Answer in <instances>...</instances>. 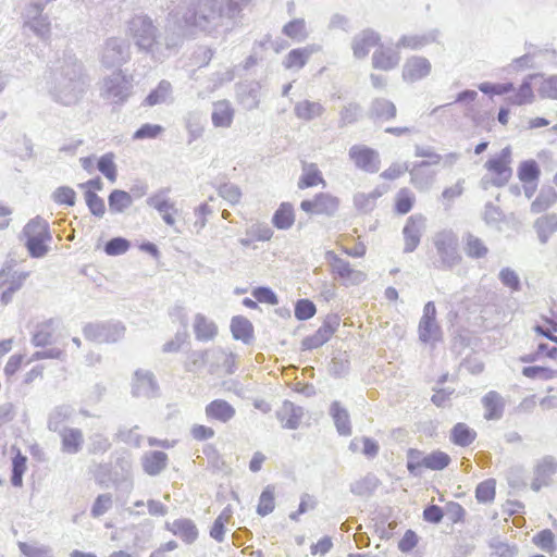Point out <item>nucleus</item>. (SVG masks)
Wrapping results in <instances>:
<instances>
[{
	"instance_id": "nucleus-16",
	"label": "nucleus",
	"mask_w": 557,
	"mask_h": 557,
	"mask_svg": "<svg viewBox=\"0 0 557 557\" xmlns=\"http://www.w3.org/2000/svg\"><path fill=\"white\" fill-rule=\"evenodd\" d=\"M557 472V461L552 456L542 458L534 470V479L531 488L539 492L543 486L549 485L552 476Z\"/></svg>"
},
{
	"instance_id": "nucleus-59",
	"label": "nucleus",
	"mask_w": 557,
	"mask_h": 557,
	"mask_svg": "<svg viewBox=\"0 0 557 557\" xmlns=\"http://www.w3.org/2000/svg\"><path fill=\"white\" fill-rule=\"evenodd\" d=\"M186 128L188 132V144H191L194 140L202 136L203 125L200 122V116L198 113H188L186 117Z\"/></svg>"
},
{
	"instance_id": "nucleus-60",
	"label": "nucleus",
	"mask_w": 557,
	"mask_h": 557,
	"mask_svg": "<svg viewBox=\"0 0 557 557\" xmlns=\"http://www.w3.org/2000/svg\"><path fill=\"white\" fill-rule=\"evenodd\" d=\"M51 198L58 205L73 207L76 202V193L69 186H60L52 193Z\"/></svg>"
},
{
	"instance_id": "nucleus-57",
	"label": "nucleus",
	"mask_w": 557,
	"mask_h": 557,
	"mask_svg": "<svg viewBox=\"0 0 557 557\" xmlns=\"http://www.w3.org/2000/svg\"><path fill=\"white\" fill-rule=\"evenodd\" d=\"M315 312V305L307 298L298 299L295 304L294 314L298 321L309 320Z\"/></svg>"
},
{
	"instance_id": "nucleus-41",
	"label": "nucleus",
	"mask_w": 557,
	"mask_h": 557,
	"mask_svg": "<svg viewBox=\"0 0 557 557\" xmlns=\"http://www.w3.org/2000/svg\"><path fill=\"white\" fill-rule=\"evenodd\" d=\"M475 437L476 432L462 422L457 423L450 432L451 442L461 447L471 445Z\"/></svg>"
},
{
	"instance_id": "nucleus-14",
	"label": "nucleus",
	"mask_w": 557,
	"mask_h": 557,
	"mask_svg": "<svg viewBox=\"0 0 557 557\" xmlns=\"http://www.w3.org/2000/svg\"><path fill=\"white\" fill-rule=\"evenodd\" d=\"M432 70L431 62L421 55L408 58L403 66V79L407 83H416L430 75Z\"/></svg>"
},
{
	"instance_id": "nucleus-50",
	"label": "nucleus",
	"mask_w": 557,
	"mask_h": 557,
	"mask_svg": "<svg viewBox=\"0 0 557 557\" xmlns=\"http://www.w3.org/2000/svg\"><path fill=\"white\" fill-rule=\"evenodd\" d=\"M275 508V498H274V486L268 485L261 493L259 497V503L257 506L258 515L264 517L271 513Z\"/></svg>"
},
{
	"instance_id": "nucleus-2",
	"label": "nucleus",
	"mask_w": 557,
	"mask_h": 557,
	"mask_svg": "<svg viewBox=\"0 0 557 557\" xmlns=\"http://www.w3.org/2000/svg\"><path fill=\"white\" fill-rule=\"evenodd\" d=\"M88 78L83 63L72 53H64L62 64L51 72L49 92L63 104H76L85 95Z\"/></svg>"
},
{
	"instance_id": "nucleus-25",
	"label": "nucleus",
	"mask_w": 557,
	"mask_h": 557,
	"mask_svg": "<svg viewBox=\"0 0 557 557\" xmlns=\"http://www.w3.org/2000/svg\"><path fill=\"white\" fill-rule=\"evenodd\" d=\"M482 404L485 409L484 418L486 420H499L503 417L505 403L497 392H488L482 398Z\"/></svg>"
},
{
	"instance_id": "nucleus-3",
	"label": "nucleus",
	"mask_w": 557,
	"mask_h": 557,
	"mask_svg": "<svg viewBox=\"0 0 557 557\" xmlns=\"http://www.w3.org/2000/svg\"><path fill=\"white\" fill-rule=\"evenodd\" d=\"M127 33L140 51L152 53L161 45L159 29L146 14L134 15L127 22Z\"/></svg>"
},
{
	"instance_id": "nucleus-55",
	"label": "nucleus",
	"mask_w": 557,
	"mask_h": 557,
	"mask_svg": "<svg viewBox=\"0 0 557 557\" xmlns=\"http://www.w3.org/2000/svg\"><path fill=\"white\" fill-rule=\"evenodd\" d=\"M97 168L110 182L113 183L116 181L117 172L113 153L110 152L101 156L98 160Z\"/></svg>"
},
{
	"instance_id": "nucleus-15",
	"label": "nucleus",
	"mask_w": 557,
	"mask_h": 557,
	"mask_svg": "<svg viewBox=\"0 0 557 557\" xmlns=\"http://www.w3.org/2000/svg\"><path fill=\"white\" fill-rule=\"evenodd\" d=\"M441 32L433 28L423 34L403 35L397 44L396 49L421 50L422 48L438 42Z\"/></svg>"
},
{
	"instance_id": "nucleus-34",
	"label": "nucleus",
	"mask_w": 557,
	"mask_h": 557,
	"mask_svg": "<svg viewBox=\"0 0 557 557\" xmlns=\"http://www.w3.org/2000/svg\"><path fill=\"white\" fill-rule=\"evenodd\" d=\"M74 409L69 405H61L55 407L49 414L48 429L52 432H60L64 423L71 419Z\"/></svg>"
},
{
	"instance_id": "nucleus-47",
	"label": "nucleus",
	"mask_w": 557,
	"mask_h": 557,
	"mask_svg": "<svg viewBox=\"0 0 557 557\" xmlns=\"http://www.w3.org/2000/svg\"><path fill=\"white\" fill-rule=\"evenodd\" d=\"M540 174V168L534 160L522 161L518 168V177L523 183L536 182Z\"/></svg>"
},
{
	"instance_id": "nucleus-19",
	"label": "nucleus",
	"mask_w": 557,
	"mask_h": 557,
	"mask_svg": "<svg viewBox=\"0 0 557 557\" xmlns=\"http://www.w3.org/2000/svg\"><path fill=\"white\" fill-rule=\"evenodd\" d=\"M400 61V55L397 50L393 48H385L382 44L372 55V66L382 71H389L395 69Z\"/></svg>"
},
{
	"instance_id": "nucleus-24",
	"label": "nucleus",
	"mask_w": 557,
	"mask_h": 557,
	"mask_svg": "<svg viewBox=\"0 0 557 557\" xmlns=\"http://www.w3.org/2000/svg\"><path fill=\"white\" fill-rule=\"evenodd\" d=\"M537 74H530L527 77H524L518 90L512 95L506 97L505 101L512 106H523L527 103H531L534 100V92L532 90V79L535 78Z\"/></svg>"
},
{
	"instance_id": "nucleus-37",
	"label": "nucleus",
	"mask_w": 557,
	"mask_h": 557,
	"mask_svg": "<svg viewBox=\"0 0 557 557\" xmlns=\"http://www.w3.org/2000/svg\"><path fill=\"white\" fill-rule=\"evenodd\" d=\"M234 110L227 101H219L214 103L211 115L212 123L215 127H228L233 122Z\"/></svg>"
},
{
	"instance_id": "nucleus-39",
	"label": "nucleus",
	"mask_w": 557,
	"mask_h": 557,
	"mask_svg": "<svg viewBox=\"0 0 557 557\" xmlns=\"http://www.w3.org/2000/svg\"><path fill=\"white\" fill-rule=\"evenodd\" d=\"M295 222L294 208L289 202H283L272 216L273 225L278 230H288Z\"/></svg>"
},
{
	"instance_id": "nucleus-53",
	"label": "nucleus",
	"mask_w": 557,
	"mask_h": 557,
	"mask_svg": "<svg viewBox=\"0 0 557 557\" xmlns=\"http://www.w3.org/2000/svg\"><path fill=\"white\" fill-rule=\"evenodd\" d=\"M283 34L297 41L305 40L307 38L305 20L295 18L288 22L283 27Z\"/></svg>"
},
{
	"instance_id": "nucleus-29",
	"label": "nucleus",
	"mask_w": 557,
	"mask_h": 557,
	"mask_svg": "<svg viewBox=\"0 0 557 557\" xmlns=\"http://www.w3.org/2000/svg\"><path fill=\"white\" fill-rule=\"evenodd\" d=\"M133 205L132 195L122 189H113L108 196L109 211L112 214H122Z\"/></svg>"
},
{
	"instance_id": "nucleus-46",
	"label": "nucleus",
	"mask_w": 557,
	"mask_h": 557,
	"mask_svg": "<svg viewBox=\"0 0 557 557\" xmlns=\"http://www.w3.org/2000/svg\"><path fill=\"white\" fill-rule=\"evenodd\" d=\"M321 182H323V177L317 165L313 163L307 164L304 168V174L299 178L298 188L305 189L313 187Z\"/></svg>"
},
{
	"instance_id": "nucleus-22",
	"label": "nucleus",
	"mask_w": 557,
	"mask_h": 557,
	"mask_svg": "<svg viewBox=\"0 0 557 557\" xmlns=\"http://www.w3.org/2000/svg\"><path fill=\"white\" fill-rule=\"evenodd\" d=\"M304 410L299 406H295L292 401H284L282 408L277 411V419L283 428L295 430L299 426Z\"/></svg>"
},
{
	"instance_id": "nucleus-40",
	"label": "nucleus",
	"mask_w": 557,
	"mask_h": 557,
	"mask_svg": "<svg viewBox=\"0 0 557 557\" xmlns=\"http://www.w3.org/2000/svg\"><path fill=\"white\" fill-rule=\"evenodd\" d=\"M462 239L465 243V252L469 258L481 259L487 255L488 248L486 245L472 233L465 234Z\"/></svg>"
},
{
	"instance_id": "nucleus-64",
	"label": "nucleus",
	"mask_w": 557,
	"mask_h": 557,
	"mask_svg": "<svg viewBox=\"0 0 557 557\" xmlns=\"http://www.w3.org/2000/svg\"><path fill=\"white\" fill-rule=\"evenodd\" d=\"M112 495L109 493L100 494L92 504L90 513L94 518H99L109 511L112 507Z\"/></svg>"
},
{
	"instance_id": "nucleus-48",
	"label": "nucleus",
	"mask_w": 557,
	"mask_h": 557,
	"mask_svg": "<svg viewBox=\"0 0 557 557\" xmlns=\"http://www.w3.org/2000/svg\"><path fill=\"white\" fill-rule=\"evenodd\" d=\"M423 468L430 469V470H443L446 468L450 462V457L443 451H433L429 455H425L422 458Z\"/></svg>"
},
{
	"instance_id": "nucleus-7",
	"label": "nucleus",
	"mask_w": 557,
	"mask_h": 557,
	"mask_svg": "<svg viewBox=\"0 0 557 557\" xmlns=\"http://www.w3.org/2000/svg\"><path fill=\"white\" fill-rule=\"evenodd\" d=\"M131 59L129 44L122 38L111 37L107 39L101 51L103 66L120 67Z\"/></svg>"
},
{
	"instance_id": "nucleus-5",
	"label": "nucleus",
	"mask_w": 557,
	"mask_h": 557,
	"mask_svg": "<svg viewBox=\"0 0 557 557\" xmlns=\"http://www.w3.org/2000/svg\"><path fill=\"white\" fill-rule=\"evenodd\" d=\"M433 245L444 268L457 265L461 257L458 252V237L450 230H443L433 236Z\"/></svg>"
},
{
	"instance_id": "nucleus-30",
	"label": "nucleus",
	"mask_w": 557,
	"mask_h": 557,
	"mask_svg": "<svg viewBox=\"0 0 557 557\" xmlns=\"http://www.w3.org/2000/svg\"><path fill=\"white\" fill-rule=\"evenodd\" d=\"M314 51V46L293 49L285 57L283 64L286 69H302Z\"/></svg>"
},
{
	"instance_id": "nucleus-6",
	"label": "nucleus",
	"mask_w": 557,
	"mask_h": 557,
	"mask_svg": "<svg viewBox=\"0 0 557 557\" xmlns=\"http://www.w3.org/2000/svg\"><path fill=\"white\" fill-rule=\"evenodd\" d=\"M86 339L102 343H115L124 336L125 327L120 322L89 323L83 330Z\"/></svg>"
},
{
	"instance_id": "nucleus-26",
	"label": "nucleus",
	"mask_w": 557,
	"mask_h": 557,
	"mask_svg": "<svg viewBox=\"0 0 557 557\" xmlns=\"http://www.w3.org/2000/svg\"><path fill=\"white\" fill-rule=\"evenodd\" d=\"M260 89V84L253 81L238 86L237 95L247 109H256L259 106Z\"/></svg>"
},
{
	"instance_id": "nucleus-4",
	"label": "nucleus",
	"mask_w": 557,
	"mask_h": 557,
	"mask_svg": "<svg viewBox=\"0 0 557 557\" xmlns=\"http://www.w3.org/2000/svg\"><path fill=\"white\" fill-rule=\"evenodd\" d=\"M132 88V82L119 70L102 79L100 96L112 103L120 104L131 96Z\"/></svg>"
},
{
	"instance_id": "nucleus-52",
	"label": "nucleus",
	"mask_w": 557,
	"mask_h": 557,
	"mask_svg": "<svg viewBox=\"0 0 557 557\" xmlns=\"http://www.w3.org/2000/svg\"><path fill=\"white\" fill-rule=\"evenodd\" d=\"M350 361L347 352H341L335 356L330 363V374L335 377H343L348 374Z\"/></svg>"
},
{
	"instance_id": "nucleus-31",
	"label": "nucleus",
	"mask_w": 557,
	"mask_h": 557,
	"mask_svg": "<svg viewBox=\"0 0 557 557\" xmlns=\"http://www.w3.org/2000/svg\"><path fill=\"white\" fill-rule=\"evenodd\" d=\"M231 332L233 337L245 344L250 343L253 337V326L251 322L242 315H236L231 321Z\"/></svg>"
},
{
	"instance_id": "nucleus-45",
	"label": "nucleus",
	"mask_w": 557,
	"mask_h": 557,
	"mask_svg": "<svg viewBox=\"0 0 557 557\" xmlns=\"http://www.w3.org/2000/svg\"><path fill=\"white\" fill-rule=\"evenodd\" d=\"M483 220L487 226L502 231L500 224L505 221V214L499 207L487 202L484 207Z\"/></svg>"
},
{
	"instance_id": "nucleus-32",
	"label": "nucleus",
	"mask_w": 557,
	"mask_h": 557,
	"mask_svg": "<svg viewBox=\"0 0 557 557\" xmlns=\"http://www.w3.org/2000/svg\"><path fill=\"white\" fill-rule=\"evenodd\" d=\"M396 107L392 101L385 98H376L371 102L369 109V116L371 119H381L388 121L396 116Z\"/></svg>"
},
{
	"instance_id": "nucleus-28",
	"label": "nucleus",
	"mask_w": 557,
	"mask_h": 557,
	"mask_svg": "<svg viewBox=\"0 0 557 557\" xmlns=\"http://www.w3.org/2000/svg\"><path fill=\"white\" fill-rule=\"evenodd\" d=\"M330 414L334 420L337 432L344 436L350 435L351 425L349 413L339 401L335 400L331 404Z\"/></svg>"
},
{
	"instance_id": "nucleus-54",
	"label": "nucleus",
	"mask_w": 557,
	"mask_h": 557,
	"mask_svg": "<svg viewBox=\"0 0 557 557\" xmlns=\"http://www.w3.org/2000/svg\"><path fill=\"white\" fill-rule=\"evenodd\" d=\"M28 275V272L25 271L22 264L17 263L14 259L7 260L0 270V278L22 280L26 278Z\"/></svg>"
},
{
	"instance_id": "nucleus-9",
	"label": "nucleus",
	"mask_w": 557,
	"mask_h": 557,
	"mask_svg": "<svg viewBox=\"0 0 557 557\" xmlns=\"http://www.w3.org/2000/svg\"><path fill=\"white\" fill-rule=\"evenodd\" d=\"M339 323L341 319L337 314H327L317 332L301 341V348L304 350H312L323 346L337 331Z\"/></svg>"
},
{
	"instance_id": "nucleus-33",
	"label": "nucleus",
	"mask_w": 557,
	"mask_h": 557,
	"mask_svg": "<svg viewBox=\"0 0 557 557\" xmlns=\"http://www.w3.org/2000/svg\"><path fill=\"white\" fill-rule=\"evenodd\" d=\"M54 321L48 320L38 324L32 337V344L36 347H46L55 343L54 338Z\"/></svg>"
},
{
	"instance_id": "nucleus-43",
	"label": "nucleus",
	"mask_w": 557,
	"mask_h": 557,
	"mask_svg": "<svg viewBox=\"0 0 557 557\" xmlns=\"http://www.w3.org/2000/svg\"><path fill=\"white\" fill-rule=\"evenodd\" d=\"M169 191H170V188L160 189L158 193L148 197L146 200V203L149 207L154 208L160 213L166 212V211L176 212L174 203L170 202L169 199L164 198V196L168 195Z\"/></svg>"
},
{
	"instance_id": "nucleus-10",
	"label": "nucleus",
	"mask_w": 557,
	"mask_h": 557,
	"mask_svg": "<svg viewBox=\"0 0 557 557\" xmlns=\"http://www.w3.org/2000/svg\"><path fill=\"white\" fill-rule=\"evenodd\" d=\"M511 162V149L509 146L502 149L500 153L486 161L485 168L496 174V177L491 181L492 185L496 187L505 186L512 175V170L509 166Z\"/></svg>"
},
{
	"instance_id": "nucleus-44",
	"label": "nucleus",
	"mask_w": 557,
	"mask_h": 557,
	"mask_svg": "<svg viewBox=\"0 0 557 557\" xmlns=\"http://www.w3.org/2000/svg\"><path fill=\"white\" fill-rule=\"evenodd\" d=\"M18 548L25 557H54L49 545L18 542Z\"/></svg>"
},
{
	"instance_id": "nucleus-8",
	"label": "nucleus",
	"mask_w": 557,
	"mask_h": 557,
	"mask_svg": "<svg viewBox=\"0 0 557 557\" xmlns=\"http://www.w3.org/2000/svg\"><path fill=\"white\" fill-rule=\"evenodd\" d=\"M419 339L423 343L441 339L442 330L436 321V308L433 301H428L418 325Z\"/></svg>"
},
{
	"instance_id": "nucleus-61",
	"label": "nucleus",
	"mask_w": 557,
	"mask_h": 557,
	"mask_svg": "<svg viewBox=\"0 0 557 557\" xmlns=\"http://www.w3.org/2000/svg\"><path fill=\"white\" fill-rule=\"evenodd\" d=\"M131 247L128 239L124 237H113L109 239L103 247L108 256H120L125 253Z\"/></svg>"
},
{
	"instance_id": "nucleus-49",
	"label": "nucleus",
	"mask_w": 557,
	"mask_h": 557,
	"mask_svg": "<svg viewBox=\"0 0 557 557\" xmlns=\"http://www.w3.org/2000/svg\"><path fill=\"white\" fill-rule=\"evenodd\" d=\"M250 0H226L225 8L223 9L216 0V7L221 11V17L226 16L227 18H237L240 16L242 11L247 8ZM221 20H219L220 22Z\"/></svg>"
},
{
	"instance_id": "nucleus-36",
	"label": "nucleus",
	"mask_w": 557,
	"mask_h": 557,
	"mask_svg": "<svg viewBox=\"0 0 557 557\" xmlns=\"http://www.w3.org/2000/svg\"><path fill=\"white\" fill-rule=\"evenodd\" d=\"M324 107L320 102L302 100L295 104V115L305 121H311L323 114Z\"/></svg>"
},
{
	"instance_id": "nucleus-62",
	"label": "nucleus",
	"mask_w": 557,
	"mask_h": 557,
	"mask_svg": "<svg viewBox=\"0 0 557 557\" xmlns=\"http://www.w3.org/2000/svg\"><path fill=\"white\" fill-rule=\"evenodd\" d=\"M414 197L407 188H401L396 197L395 211L398 214H407L413 206Z\"/></svg>"
},
{
	"instance_id": "nucleus-58",
	"label": "nucleus",
	"mask_w": 557,
	"mask_h": 557,
	"mask_svg": "<svg viewBox=\"0 0 557 557\" xmlns=\"http://www.w3.org/2000/svg\"><path fill=\"white\" fill-rule=\"evenodd\" d=\"M47 242H51L46 237H28L25 246L33 258H41L48 252Z\"/></svg>"
},
{
	"instance_id": "nucleus-13",
	"label": "nucleus",
	"mask_w": 557,
	"mask_h": 557,
	"mask_svg": "<svg viewBox=\"0 0 557 557\" xmlns=\"http://www.w3.org/2000/svg\"><path fill=\"white\" fill-rule=\"evenodd\" d=\"M349 157L364 172L376 173L380 170L379 153L372 148L355 145L349 149Z\"/></svg>"
},
{
	"instance_id": "nucleus-23",
	"label": "nucleus",
	"mask_w": 557,
	"mask_h": 557,
	"mask_svg": "<svg viewBox=\"0 0 557 557\" xmlns=\"http://www.w3.org/2000/svg\"><path fill=\"white\" fill-rule=\"evenodd\" d=\"M141 466L148 475L160 474L168 466V455L163 451H148L141 458Z\"/></svg>"
},
{
	"instance_id": "nucleus-21",
	"label": "nucleus",
	"mask_w": 557,
	"mask_h": 557,
	"mask_svg": "<svg viewBox=\"0 0 557 557\" xmlns=\"http://www.w3.org/2000/svg\"><path fill=\"white\" fill-rule=\"evenodd\" d=\"M61 437V449L65 454H77L83 446L84 435L79 429L63 428L58 432Z\"/></svg>"
},
{
	"instance_id": "nucleus-11",
	"label": "nucleus",
	"mask_w": 557,
	"mask_h": 557,
	"mask_svg": "<svg viewBox=\"0 0 557 557\" xmlns=\"http://www.w3.org/2000/svg\"><path fill=\"white\" fill-rule=\"evenodd\" d=\"M159 393V385L150 370L138 369L132 380V394L135 397L152 398Z\"/></svg>"
},
{
	"instance_id": "nucleus-35",
	"label": "nucleus",
	"mask_w": 557,
	"mask_h": 557,
	"mask_svg": "<svg viewBox=\"0 0 557 557\" xmlns=\"http://www.w3.org/2000/svg\"><path fill=\"white\" fill-rule=\"evenodd\" d=\"M426 166L428 163H416L412 169L408 171L412 185L420 190L429 189L434 181V174L424 171Z\"/></svg>"
},
{
	"instance_id": "nucleus-12",
	"label": "nucleus",
	"mask_w": 557,
	"mask_h": 557,
	"mask_svg": "<svg viewBox=\"0 0 557 557\" xmlns=\"http://www.w3.org/2000/svg\"><path fill=\"white\" fill-rule=\"evenodd\" d=\"M338 206V199L326 193H319L313 199L302 200L300 203L301 210L307 213L324 214L327 216L334 215Z\"/></svg>"
},
{
	"instance_id": "nucleus-63",
	"label": "nucleus",
	"mask_w": 557,
	"mask_h": 557,
	"mask_svg": "<svg viewBox=\"0 0 557 557\" xmlns=\"http://www.w3.org/2000/svg\"><path fill=\"white\" fill-rule=\"evenodd\" d=\"M479 90L485 95H506L515 90L513 83H481Z\"/></svg>"
},
{
	"instance_id": "nucleus-56",
	"label": "nucleus",
	"mask_w": 557,
	"mask_h": 557,
	"mask_svg": "<svg viewBox=\"0 0 557 557\" xmlns=\"http://www.w3.org/2000/svg\"><path fill=\"white\" fill-rule=\"evenodd\" d=\"M85 201L92 215L96 218H103L106 213V205L101 197H99L95 191L87 189L85 191Z\"/></svg>"
},
{
	"instance_id": "nucleus-38",
	"label": "nucleus",
	"mask_w": 557,
	"mask_h": 557,
	"mask_svg": "<svg viewBox=\"0 0 557 557\" xmlns=\"http://www.w3.org/2000/svg\"><path fill=\"white\" fill-rule=\"evenodd\" d=\"M194 331L196 338L202 342L211 341L216 335L214 323L201 313L195 315Z\"/></svg>"
},
{
	"instance_id": "nucleus-51",
	"label": "nucleus",
	"mask_w": 557,
	"mask_h": 557,
	"mask_svg": "<svg viewBox=\"0 0 557 557\" xmlns=\"http://www.w3.org/2000/svg\"><path fill=\"white\" fill-rule=\"evenodd\" d=\"M171 92V84L168 81H161L156 89L151 90L145 99L147 106H156L165 102Z\"/></svg>"
},
{
	"instance_id": "nucleus-42",
	"label": "nucleus",
	"mask_w": 557,
	"mask_h": 557,
	"mask_svg": "<svg viewBox=\"0 0 557 557\" xmlns=\"http://www.w3.org/2000/svg\"><path fill=\"white\" fill-rule=\"evenodd\" d=\"M23 234H24L25 238L46 237L48 239H52V236H51L50 230H49V224L40 216H37V218L30 220L24 226Z\"/></svg>"
},
{
	"instance_id": "nucleus-20",
	"label": "nucleus",
	"mask_w": 557,
	"mask_h": 557,
	"mask_svg": "<svg viewBox=\"0 0 557 557\" xmlns=\"http://www.w3.org/2000/svg\"><path fill=\"white\" fill-rule=\"evenodd\" d=\"M205 412L208 420H216L221 423H227L236 414L235 408L224 399L210 401L206 406Z\"/></svg>"
},
{
	"instance_id": "nucleus-18",
	"label": "nucleus",
	"mask_w": 557,
	"mask_h": 557,
	"mask_svg": "<svg viewBox=\"0 0 557 557\" xmlns=\"http://www.w3.org/2000/svg\"><path fill=\"white\" fill-rule=\"evenodd\" d=\"M381 36L377 32L366 28L352 39L351 48L355 58L363 59L368 55L370 48L379 46Z\"/></svg>"
},
{
	"instance_id": "nucleus-27",
	"label": "nucleus",
	"mask_w": 557,
	"mask_h": 557,
	"mask_svg": "<svg viewBox=\"0 0 557 557\" xmlns=\"http://www.w3.org/2000/svg\"><path fill=\"white\" fill-rule=\"evenodd\" d=\"M169 530L186 544H193L198 537V529L190 519H177L169 527Z\"/></svg>"
},
{
	"instance_id": "nucleus-1",
	"label": "nucleus",
	"mask_w": 557,
	"mask_h": 557,
	"mask_svg": "<svg viewBox=\"0 0 557 557\" xmlns=\"http://www.w3.org/2000/svg\"><path fill=\"white\" fill-rule=\"evenodd\" d=\"M166 10L175 24L173 29L166 26L163 38L160 36V46L166 49H175L183 44L187 27L210 32L219 25L221 17L216 0H171Z\"/></svg>"
},
{
	"instance_id": "nucleus-17",
	"label": "nucleus",
	"mask_w": 557,
	"mask_h": 557,
	"mask_svg": "<svg viewBox=\"0 0 557 557\" xmlns=\"http://www.w3.org/2000/svg\"><path fill=\"white\" fill-rule=\"evenodd\" d=\"M424 228V218L422 215H411L403 230L405 238V252H412L419 245L422 231Z\"/></svg>"
}]
</instances>
